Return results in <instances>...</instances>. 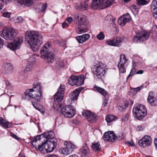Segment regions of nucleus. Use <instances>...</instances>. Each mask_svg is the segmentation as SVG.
<instances>
[{
	"label": "nucleus",
	"mask_w": 157,
	"mask_h": 157,
	"mask_svg": "<svg viewBox=\"0 0 157 157\" xmlns=\"http://www.w3.org/2000/svg\"><path fill=\"white\" fill-rule=\"evenodd\" d=\"M91 147L93 150L94 151H99L101 150V145L100 143L98 142H94L92 144Z\"/></svg>",
	"instance_id": "72a5a7b5"
},
{
	"label": "nucleus",
	"mask_w": 157,
	"mask_h": 157,
	"mask_svg": "<svg viewBox=\"0 0 157 157\" xmlns=\"http://www.w3.org/2000/svg\"><path fill=\"white\" fill-rule=\"evenodd\" d=\"M3 43L4 42L3 39L0 37V48H2Z\"/></svg>",
	"instance_id": "13d9d810"
},
{
	"label": "nucleus",
	"mask_w": 157,
	"mask_h": 157,
	"mask_svg": "<svg viewBox=\"0 0 157 157\" xmlns=\"http://www.w3.org/2000/svg\"><path fill=\"white\" fill-rule=\"evenodd\" d=\"M21 5H24L28 7L31 6L34 2V0H19Z\"/></svg>",
	"instance_id": "a878e982"
},
{
	"label": "nucleus",
	"mask_w": 157,
	"mask_h": 157,
	"mask_svg": "<svg viewBox=\"0 0 157 157\" xmlns=\"http://www.w3.org/2000/svg\"><path fill=\"white\" fill-rule=\"evenodd\" d=\"M143 73V71L142 70H140L136 72V74H141Z\"/></svg>",
	"instance_id": "69168bd1"
},
{
	"label": "nucleus",
	"mask_w": 157,
	"mask_h": 157,
	"mask_svg": "<svg viewBox=\"0 0 157 157\" xmlns=\"http://www.w3.org/2000/svg\"><path fill=\"white\" fill-rule=\"evenodd\" d=\"M104 0H93L91 6L94 9L98 8L103 9L110 6L113 2V0H107L104 3Z\"/></svg>",
	"instance_id": "1a4fd4ad"
},
{
	"label": "nucleus",
	"mask_w": 157,
	"mask_h": 157,
	"mask_svg": "<svg viewBox=\"0 0 157 157\" xmlns=\"http://www.w3.org/2000/svg\"><path fill=\"white\" fill-rule=\"evenodd\" d=\"M77 76L76 80V86H79L83 84L84 82V77L83 75H80Z\"/></svg>",
	"instance_id": "c85d7f7f"
},
{
	"label": "nucleus",
	"mask_w": 157,
	"mask_h": 157,
	"mask_svg": "<svg viewBox=\"0 0 157 157\" xmlns=\"http://www.w3.org/2000/svg\"><path fill=\"white\" fill-rule=\"evenodd\" d=\"M147 101L151 106H155L157 105V98L155 97L154 93L152 91L149 92Z\"/></svg>",
	"instance_id": "a211bd4d"
},
{
	"label": "nucleus",
	"mask_w": 157,
	"mask_h": 157,
	"mask_svg": "<svg viewBox=\"0 0 157 157\" xmlns=\"http://www.w3.org/2000/svg\"><path fill=\"white\" fill-rule=\"evenodd\" d=\"M125 144H127L129 146H134L135 144L133 143V141L132 140L130 141H126L125 142Z\"/></svg>",
	"instance_id": "09e8293b"
},
{
	"label": "nucleus",
	"mask_w": 157,
	"mask_h": 157,
	"mask_svg": "<svg viewBox=\"0 0 157 157\" xmlns=\"http://www.w3.org/2000/svg\"><path fill=\"white\" fill-rule=\"evenodd\" d=\"M152 143V139L149 136H144L138 142L139 146L143 147H145L150 146Z\"/></svg>",
	"instance_id": "2eb2a0df"
},
{
	"label": "nucleus",
	"mask_w": 157,
	"mask_h": 157,
	"mask_svg": "<svg viewBox=\"0 0 157 157\" xmlns=\"http://www.w3.org/2000/svg\"><path fill=\"white\" fill-rule=\"evenodd\" d=\"M132 112L135 117L138 120L142 119L147 114L145 106L140 104L136 105L134 106Z\"/></svg>",
	"instance_id": "423d86ee"
},
{
	"label": "nucleus",
	"mask_w": 157,
	"mask_h": 157,
	"mask_svg": "<svg viewBox=\"0 0 157 157\" xmlns=\"http://www.w3.org/2000/svg\"><path fill=\"white\" fill-rule=\"evenodd\" d=\"M152 12L153 13V16L156 18L157 17V9H156L155 10Z\"/></svg>",
	"instance_id": "5fc2aeb1"
},
{
	"label": "nucleus",
	"mask_w": 157,
	"mask_h": 157,
	"mask_svg": "<svg viewBox=\"0 0 157 157\" xmlns=\"http://www.w3.org/2000/svg\"><path fill=\"white\" fill-rule=\"evenodd\" d=\"M87 119L88 121L91 122H94L96 121L97 118L95 114L92 113Z\"/></svg>",
	"instance_id": "f704fd0d"
},
{
	"label": "nucleus",
	"mask_w": 157,
	"mask_h": 157,
	"mask_svg": "<svg viewBox=\"0 0 157 157\" xmlns=\"http://www.w3.org/2000/svg\"><path fill=\"white\" fill-rule=\"evenodd\" d=\"M25 40L33 51L36 52L43 43V36L37 32H27L25 33Z\"/></svg>",
	"instance_id": "f257e3e1"
},
{
	"label": "nucleus",
	"mask_w": 157,
	"mask_h": 157,
	"mask_svg": "<svg viewBox=\"0 0 157 157\" xmlns=\"http://www.w3.org/2000/svg\"><path fill=\"white\" fill-rule=\"evenodd\" d=\"M92 112L84 110L82 113V115L86 117H87V119L90 117Z\"/></svg>",
	"instance_id": "79ce46f5"
},
{
	"label": "nucleus",
	"mask_w": 157,
	"mask_h": 157,
	"mask_svg": "<svg viewBox=\"0 0 157 157\" xmlns=\"http://www.w3.org/2000/svg\"><path fill=\"white\" fill-rule=\"evenodd\" d=\"M128 60L124 55H121L120 62L118 65L120 72L124 73L126 72L125 68L128 65Z\"/></svg>",
	"instance_id": "4468645a"
},
{
	"label": "nucleus",
	"mask_w": 157,
	"mask_h": 157,
	"mask_svg": "<svg viewBox=\"0 0 157 157\" xmlns=\"http://www.w3.org/2000/svg\"><path fill=\"white\" fill-rule=\"evenodd\" d=\"M11 13L10 12H6L2 13V16L6 17L9 18L10 17Z\"/></svg>",
	"instance_id": "8fccbe9b"
},
{
	"label": "nucleus",
	"mask_w": 157,
	"mask_h": 157,
	"mask_svg": "<svg viewBox=\"0 0 157 157\" xmlns=\"http://www.w3.org/2000/svg\"><path fill=\"white\" fill-rule=\"evenodd\" d=\"M64 63L63 60H58L56 63V67L58 69L64 67Z\"/></svg>",
	"instance_id": "c9c22d12"
},
{
	"label": "nucleus",
	"mask_w": 157,
	"mask_h": 157,
	"mask_svg": "<svg viewBox=\"0 0 157 157\" xmlns=\"http://www.w3.org/2000/svg\"><path fill=\"white\" fill-rule=\"evenodd\" d=\"M130 9L133 13H137L138 11V9L135 6H132L130 7Z\"/></svg>",
	"instance_id": "37998d69"
},
{
	"label": "nucleus",
	"mask_w": 157,
	"mask_h": 157,
	"mask_svg": "<svg viewBox=\"0 0 157 157\" xmlns=\"http://www.w3.org/2000/svg\"><path fill=\"white\" fill-rule=\"evenodd\" d=\"M117 119L116 116L112 114H109L107 115L105 118V120L107 122L109 123L115 121Z\"/></svg>",
	"instance_id": "cd10ccee"
},
{
	"label": "nucleus",
	"mask_w": 157,
	"mask_h": 157,
	"mask_svg": "<svg viewBox=\"0 0 157 157\" xmlns=\"http://www.w3.org/2000/svg\"><path fill=\"white\" fill-rule=\"evenodd\" d=\"M13 67L10 63H5L3 65L2 72L5 74H10L13 71Z\"/></svg>",
	"instance_id": "6ab92c4d"
},
{
	"label": "nucleus",
	"mask_w": 157,
	"mask_h": 157,
	"mask_svg": "<svg viewBox=\"0 0 157 157\" xmlns=\"http://www.w3.org/2000/svg\"><path fill=\"white\" fill-rule=\"evenodd\" d=\"M63 96L64 94L57 92L54 95V99L56 101L61 102L63 100Z\"/></svg>",
	"instance_id": "bb28decb"
},
{
	"label": "nucleus",
	"mask_w": 157,
	"mask_h": 157,
	"mask_svg": "<svg viewBox=\"0 0 157 157\" xmlns=\"http://www.w3.org/2000/svg\"><path fill=\"white\" fill-rule=\"evenodd\" d=\"M131 89L132 91H133V92H132V94H133V95H134V94H135L137 93V92L135 88H131Z\"/></svg>",
	"instance_id": "0e129e2a"
},
{
	"label": "nucleus",
	"mask_w": 157,
	"mask_h": 157,
	"mask_svg": "<svg viewBox=\"0 0 157 157\" xmlns=\"http://www.w3.org/2000/svg\"><path fill=\"white\" fill-rule=\"evenodd\" d=\"M18 33L17 31L15 29L7 28L4 29L1 33V36L7 40H13Z\"/></svg>",
	"instance_id": "0eeeda50"
},
{
	"label": "nucleus",
	"mask_w": 157,
	"mask_h": 157,
	"mask_svg": "<svg viewBox=\"0 0 157 157\" xmlns=\"http://www.w3.org/2000/svg\"><path fill=\"white\" fill-rule=\"evenodd\" d=\"M40 86L38 83L34 84L33 88L26 90L25 94L27 99L33 98L39 101L41 97Z\"/></svg>",
	"instance_id": "f03ea898"
},
{
	"label": "nucleus",
	"mask_w": 157,
	"mask_h": 157,
	"mask_svg": "<svg viewBox=\"0 0 157 157\" xmlns=\"http://www.w3.org/2000/svg\"><path fill=\"white\" fill-rule=\"evenodd\" d=\"M0 125L5 128H8L10 126L9 122L2 117H0Z\"/></svg>",
	"instance_id": "2f4dec72"
},
{
	"label": "nucleus",
	"mask_w": 157,
	"mask_h": 157,
	"mask_svg": "<svg viewBox=\"0 0 157 157\" xmlns=\"http://www.w3.org/2000/svg\"><path fill=\"white\" fill-rule=\"evenodd\" d=\"M57 107L59 109H57V111L59 110H61V112L65 117L69 118L72 117L75 113V110H74V107L71 105H67L65 107H63L61 109V106L59 105H57Z\"/></svg>",
	"instance_id": "6e6552de"
},
{
	"label": "nucleus",
	"mask_w": 157,
	"mask_h": 157,
	"mask_svg": "<svg viewBox=\"0 0 157 157\" xmlns=\"http://www.w3.org/2000/svg\"><path fill=\"white\" fill-rule=\"evenodd\" d=\"M137 3L139 5H144L147 4L145 0H137Z\"/></svg>",
	"instance_id": "49530a36"
},
{
	"label": "nucleus",
	"mask_w": 157,
	"mask_h": 157,
	"mask_svg": "<svg viewBox=\"0 0 157 157\" xmlns=\"http://www.w3.org/2000/svg\"><path fill=\"white\" fill-rule=\"evenodd\" d=\"M96 37L98 40H102L104 39L105 36L104 33L102 32H100L97 35Z\"/></svg>",
	"instance_id": "ea45409f"
},
{
	"label": "nucleus",
	"mask_w": 157,
	"mask_h": 157,
	"mask_svg": "<svg viewBox=\"0 0 157 157\" xmlns=\"http://www.w3.org/2000/svg\"><path fill=\"white\" fill-rule=\"evenodd\" d=\"M64 144L65 147L59 149V152L61 154L67 155L71 153L75 148V145L70 141H65Z\"/></svg>",
	"instance_id": "9d476101"
},
{
	"label": "nucleus",
	"mask_w": 157,
	"mask_h": 157,
	"mask_svg": "<svg viewBox=\"0 0 157 157\" xmlns=\"http://www.w3.org/2000/svg\"><path fill=\"white\" fill-rule=\"evenodd\" d=\"M57 43L60 44V45L63 47H64L66 45V42L65 41H64L63 40H56Z\"/></svg>",
	"instance_id": "de8ad7c7"
},
{
	"label": "nucleus",
	"mask_w": 157,
	"mask_h": 157,
	"mask_svg": "<svg viewBox=\"0 0 157 157\" xmlns=\"http://www.w3.org/2000/svg\"><path fill=\"white\" fill-rule=\"evenodd\" d=\"M107 101L106 100H105L104 102L103 103V105L105 107L106 106L108 105Z\"/></svg>",
	"instance_id": "774afa93"
},
{
	"label": "nucleus",
	"mask_w": 157,
	"mask_h": 157,
	"mask_svg": "<svg viewBox=\"0 0 157 157\" xmlns=\"http://www.w3.org/2000/svg\"><path fill=\"white\" fill-rule=\"evenodd\" d=\"M42 138H43L46 139V141H47L48 140H49L52 139H55L54 138V132L52 131H50L46 132L44 133L42 135Z\"/></svg>",
	"instance_id": "b1692460"
},
{
	"label": "nucleus",
	"mask_w": 157,
	"mask_h": 157,
	"mask_svg": "<svg viewBox=\"0 0 157 157\" xmlns=\"http://www.w3.org/2000/svg\"><path fill=\"white\" fill-rule=\"evenodd\" d=\"M152 5L157 6V0H153L151 2Z\"/></svg>",
	"instance_id": "e2e57ef3"
},
{
	"label": "nucleus",
	"mask_w": 157,
	"mask_h": 157,
	"mask_svg": "<svg viewBox=\"0 0 157 157\" xmlns=\"http://www.w3.org/2000/svg\"><path fill=\"white\" fill-rule=\"evenodd\" d=\"M149 35V33L148 32L144 31L135 36L132 40L136 43L140 42L141 41L146 40L148 38Z\"/></svg>",
	"instance_id": "ddd939ff"
},
{
	"label": "nucleus",
	"mask_w": 157,
	"mask_h": 157,
	"mask_svg": "<svg viewBox=\"0 0 157 157\" xmlns=\"http://www.w3.org/2000/svg\"><path fill=\"white\" fill-rule=\"evenodd\" d=\"M34 63L33 62L28 61L26 67V70L27 71H29L33 68Z\"/></svg>",
	"instance_id": "e433bc0d"
},
{
	"label": "nucleus",
	"mask_w": 157,
	"mask_h": 157,
	"mask_svg": "<svg viewBox=\"0 0 157 157\" xmlns=\"http://www.w3.org/2000/svg\"><path fill=\"white\" fill-rule=\"evenodd\" d=\"M126 106L125 105L122 106H119V109L121 111H124L125 109Z\"/></svg>",
	"instance_id": "603ef678"
},
{
	"label": "nucleus",
	"mask_w": 157,
	"mask_h": 157,
	"mask_svg": "<svg viewBox=\"0 0 157 157\" xmlns=\"http://www.w3.org/2000/svg\"><path fill=\"white\" fill-rule=\"evenodd\" d=\"M23 41V38L17 37L13 42L8 44L7 47L12 50H15L20 48Z\"/></svg>",
	"instance_id": "f8f14e48"
},
{
	"label": "nucleus",
	"mask_w": 157,
	"mask_h": 157,
	"mask_svg": "<svg viewBox=\"0 0 157 157\" xmlns=\"http://www.w3.org/2000/svg\"><path fill=\"white\" fill-rule=\"evenodd\" d=\"M154 143L156 149H157V139H155L154 140Z\"/></svg>",
	"instance_id": "338daca9"
},
{
	"label": "nucleus",
	"mask_w": 157,
	"mask_h": 157,
	"mask_svg": "<svg viewBox=\"0 0 157 157\" xmlns=\"http://www.w3.org/2000/svg\"><path fill=\"white\" fill-rule=\"evenodd\" d=\"M122 41V39L120 37L117 38L113 40H107L106 42L110 45L118 46Z\"/></svg>",
	"instance_id": "412c9836"
},
{
	"label": "nucleus",
	"mask_w": 157,
	"mask_h": 157,
	"mask_svg": "<svg viewBox=\"0 0 157 157\" xmlns=\"http://www.w3.org/2000/svg\"><path fill=\"white\" fill-rule=\"evenodd\" d=\"M88 29L87 27L81 28L79 27L78 28V33L79 34L86 32L88 31Z\"/></svg>",
	"instance_id": "4c0bfd02"
},
{
	"label": "nucleus",
	"mask_w": 157,
	"mask_h": 157,
	"mask_svg": "<svg viewBox=\"0 0 157 157\" xmlns=\"http://www.w3.org/2000/svg\"><path fill=\"white\" fill-rule=\"evenodd\" d=\"M51 46L50 43H46L41 49L40 57L42 59H47L48 63H52L54 61L55 56L54 54L48 51V48Z\"/></svg>",
	"instance_id": "39448f33"
},
{
	"label": "nucleus",
	"mask_w": 157,
	"mask_h": 157,
	"mask_svg": "<svg viewBox=\"0 0 157 157\" xmlns=\"http://www.w3.org/2000/svg\"><path fill=\"white\" fill-rule=\"evenodd\" d=\"M47 6L46 4H42L39 5V8L40 11L42 12L44 11L46 9Z\"/></svg>",
	"instance_id": "a18cd8bd"
},
{
	"label": "nucleus",
	"mask_w": 157,
	"mask_h": 157,
	"mask_svg": "<svg viewBox=\"0 0 157 157\" xmlns=\"http://www.w3.org/2000/svg\"><path fill=\"white\" fill-rule=\"evenodd\" d=\"M129 115L128 114H125V116L123 117L122 120L124 121H127L128 119Z\"/></svg>",
	"instance_id": "864d4df0"
},
{
	"label": "nucleus",
	"mask_w": 157,
	"mask_h": 157,
	"mask_svg": "<svg viewBox=\"0 0 157 157\" xmlns=\"http://www.w3.org/2000/svg\"><path fill=\"white\" fill-rule=\"evenodd\" d=\"M130 18L131 17L128 13L124 14L118 19V24L121 26H124L126 23L129 21Z\"/></svg>",
	"instance_id": "f3484780"
},
{
	"label": "nucleus",
	"mask_w": 157,
	"mask_h": 157,
	"mask_svg": "<svg viewBox=\"0 0 157 157\" xmlns=\"http://www.w3.org/2000/svg\"><path fill=\"white\" fill-rule=\"evenodd\" d=\"M143 86H142L135 88L137 93L143 88Z\"/></svg>",
	"instance_id": "6e6d98bb"
},
{
	"label": "nucleus",
	"mask_w": 157,
	"mask_h": 157,
	"mask_svg": "<svg viewBox=\"0 0 157 157\" xmlns=\"http://www.w3.org/2000/svg\"><path fill=\"white\" fill-rule=\"evenodd\" d=\"M143 129L142 126L140 125H138L136 128V130L138 131H141L143 130Z\"/></svg>",
	"instance_id": "052dcab7"
},
{
	"label": "nucleus",
	"mask_w": 157,
	"mask_h": 157,
	"mask_svg": "<svg viewBox=\"0 0 157 157\" xmlns=\"http://www.w3.org/2000/svg\"><path fill=\"white\" fill-rule=\"evenodd\" d=\"M14 22L15 23H20L22 22L23 20L22 17L21 16L15 17L13 18Z\"/></svg>",
	"instance_id": "58836bf2"
},
{
	"label": "nucleus",
	"mask_w": 157,
	"mask_h": 157,
	"mask_svg": "<svg viewBox=\"0 0 157 157\" xmlns=\"http://www.w3.org/2000/svg\"><path fill=\"white\" fill-rule=\"evenodd\" d=\"M156 9H157V6H156L153 5H152V4H151V12H152L153 11L155 10Z\"/></svg>",
	"instance_id": "3c124183"
},
{
	"label": "nucleus",
	"mask_w": 157,
	"mask_h": 157,
	"mask_svg": "<svg viewBox=\"0 0 157 157\" xmlns=\"http://www.w3.org/2000/svg\"><path fill=\"white\" fill-rule=\"evenodd\" d=\"M68 25H69L68 24L67 22H64L62 24V26L63 28H66L68 26Z\"/></svg>",
	"instance_id": "4d7b16f0"
},
{
	"label": "nucleus",
	"mask_w": 157,
	"mask_h": 157,
	"mask_svg": "<svg viewBox=\"0 0 157 157\" xmlns=\"http://www.w3.org/2000/svg\"><path fill=\"white\" fill-rule=\"evenodd\" d=\"M11 136L14 139H16L17 140H19L20 139L19 137L17 136L16 135L14 134L13 133H11Z\"/></svg>",
	"instance_id": "bf43d9fd"
},
{
	"label": "nucleus",
	"mask_w": 157,
	"mask_h": 157,
	"mask_svg": "<svg viewBox=\"0 0 157 157\" xmlns=\"http://www.w3.org/2000/svg\"><path fill=\"white\" fill-rule=\"evenodd\" d=\"M82 90V88H79L74 90L70 94V97L71 99L73 100H77L79 94Z\"/></svg>",
	"instance_id": "4be33fe9"
},
{
	"label": "nucleus",
	"mask_w": 157,
	"mask_h": 157,
	"mask_svg": "<svg viewBox=\"0 0 157 157\" xmlns=\"http://www.w3.org/2000/svg\"><path fill=\"white\" fill-rule=\"evenodd\" d=\"M117 136L115 135L113 131H108L105 132L103 135V138L105 141L113 142L117 138Z\"/></svg>",
	"instance_id": "dca6fc26"
},
{
	"label": "nucleus",
	"mask_w": 157,
	"mask_h": 157,
	"mask_svg": "<svg viewBox=\"0 0 157 157\" xmlns=\"http://www.w3.org/2000/svg\"><path fill=\"white\" fill-rule=\"evenodd\" d=\"M80 151L81 153L82 156L84 157L89 152V149L86 144H83L82 147L80 149Z\"/></svg>",
	"instance_id": "393cba45"
},
{
	"label": "nucleus",
	"mask_w": 157,
	"mask_h": 157,
	"mask_svg": "<svg viewBox=\"0 0 157 157\" xmlns=\"http://www.w3.org/2000/svg\"><path fill=\"white\" fill-rule=\"evenodd\" d=\"M136 69L135 68H133L131 69L129 74L128 75L127 79H128V78L130 76H132L136 74Z\"/></svg>",
	"instance_id": "c03bdc74"
},
{
	"label": "nucleus",
	"mask_w": 157,
	"mask_h": 157,
	"mask_svg": "<svg viewBox=\"0 0 157 157\" xmlns=\"http://www.w3.org/2000/svg\"><path fill=\"white\" fill-rule=\"evenodd\" d=\"M77 76L75 75H72L69 78L68 81L69 84L71 86H76V80H77Z\"/></svg>",
	"instance_id": "7c9ffc66"
},
{
	"label": "nucleus",
	"mask_w": 157,
	"mask_h": 157,
	"mask_svg": "<svg viewBox=\"0 0 157 157\" xmlns=\"http://www.w3.org/2000/svg\"><path fill=\"white\" fill-rule=\"evenodd\" d=\"M57 140L52 139L43 143L41 147L39 148L40 151L42 153H45L52 152L56 147L57 145Z\"/></svg>",
	"instance_id": "20e7f679"
},
{
	"label": "nucleus",
	"mask_w": 157,
	"mask_h": 157,
	"mask_svg": "<svg viewBox=\"0 0 157 157\" xmlns=\"http://www.w3.org/2000/svg\"><path fill=\"white\" fill-rule=\"evenodd\" d=\"M67 21L70 24L72 22L73 19L71 17H69L67 18Z\"/></svg>",
	"instance_id": "680f3d73"
},
{
	"label": "nucleus",
	"mask_w": 157,
	"mask_h": 157,
	"mask_svg": "<svg viewBox=\"0 0 157 157\" xmlns=\"http://www.w3.org/2000/svg\"><path fill=\"white\" fill-rule=\"evenodd\" d=\"M90 36L88 34H85L81 36H78L76 38L79 43H82L88 40L90 38Z\"/></svg>",
	"instance_id": "5701e85b"
},
{
	"label": "nucleus",
	"mask_w": 157,
	"mask_h": 157,
	"mask_svg": "<svg viewBox=\"0 0 157 157\" xmlns=\"http://www.w3.org/2000/svg\"><path fill=\"white\" fill-rule=\"evenodd\" d=\"M43 135H41L38 136L36 137H34L31 139V142L32 143V145L33 147L35 148L36 150H39L40 151V149H38L39 148L41 147L42 144L41 145H36V144L37 140H41Z\"/></svg>",
	"instance_id": "aec40b11"
},
{
	"label": "nucleus",
	"mask_w": 157,
	"mask_h": 157,
	"mask_svg": "<svg viewBox=\"0 0 157 157\" xmlns=\"http://www.w3.org/2000/svg\"><path fill=\"white\" fill-rule=\"evenodd\" d=\"M94 88L99 93H100L103 96H105L106 95L107 93L106 91L103 89L101 88L99 86L95 85L94 87Z\"/></svg>",
	"instance_id": "473e14b6"
},
{
	"label": "nucleus",
	"mask_w": 157,
	"mask_h": 157,
	"mask_svg": "<svg viewBox=\"0 0 157 157\" xmlns=\"http://www.w3.org/2000/svg\"><path fill=\"white\" fill-rule=\"evenodd\" d=\"M87 5V2L85 1L84 2H82L79 6H76L75 5V8L78 10H84L86 9Z\"/></svg>",
	"instance_id": "c756f323"
},
{
	"label": "nucleus",
	"mask_w": 157,
	"mask_h": 157,
	"mask_svg": "<svg viewBox=\"0 0 157 157\" xmlns=\"http://www.w3.org/2000/svg\"><path fill=\"white\" fill-rule=\"evenodd\" d=\"M65 89V86L63 85H61L59 87L57 91L59 93L64 94V90Z\"/></svg>",
	"instance_id": "a19ab883"
},
{
	"label": "nucleus",
	"mask_w": 157,
	"mask_h": 157,
	"mask_svg": "<svg viewBox=\"0 0 157 157\" xmlns=\"http://www.w3.org/2000/svg\"><path fill=\"white\" fill-rule=\"evenodd\" d=\"M106 65L101 62L94 63L92 67L93 73L98 78H103L106 72Z\"/></svg>",
	"instance_id": "7ed1b4c3"
},
{
	"label": "nucleus",
	"mask_w": 157,
	"mask_h": 157,
	"mask_svg": "<svg viewBox=\"0 0 157 157\" xmlns=\"http://www.w3.org/2000/svg\"><path fill=\"white\" fill-rule=\"evenodd\" d=\"M74 19L76 24L79 26H86L88 24L86 17L81 13L76 14L75 15Z\"/></svg>",
	"instance_id": "9b49d317"
}]
</instances>
